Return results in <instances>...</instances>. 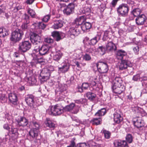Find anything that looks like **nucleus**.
<instances>
[{
    "instance_id": "nucleus-1",
    "label": "nucleus",
    "mask_w": 147,
    "mask_h": 147,
    "mask_svg": "<svg viewBox=\"0 0 147 147\" xmlns=\"http://www.w3.org/2000/svg\"><path fill=\"white\" fill-rule=\"evenodd\" d=\"M23 34L24 33L22 30L16 29L11 33L10 40L14 43L16 42L21 39Z\"/></svg>"
},
{
    "instance_id": "nucleus-2",
    "label": "nucleus",
    "mask_w": 147,
    "mask_h": 147,
    "mask_svg": "<svg viewBox=\"0 0 147 147\" xmlns=\"http://www.w3.org/2000/svg\"><path fill=\"white\" fill-rule=\"evenodd\" d=\"M51 71L48 68L43 69L39 77V79L42 83H44L49 79Z\"/></svg>"
},
{
    "instance_id": "nucleus-3",
    "label": "nucleus",
    "mask_w": 147,
    "mask_h": 147,
    "mask_svg": "<svg viewBox=\"0 0 147 147\" xmlns=\"http://www.w3.org/2000/svg\"><path fill=\"white\" fill-rule=\"evenodd\" d=\"M50 111L49 114L55 116L60 115L64 111V108L61 105L58 104L55 105Z\"/></svg>"
},
{
    "instance_id": "nucleus-4",
    "label": "nucleus",
    "mask_w": 147,
    "mask_h": 147,
    "mask_svg": "<svg viewBox=\"0 0 147 147\" xmlns=\"http://www.w3.org/2000/svg\"><path fill=\"white\" fill-rule=\"evenodd\" d=\"M34 99V96L31 94H27L25 98V100L27 105L33 110H36V106L35 104Z\"/></svg>"
},
{
    "instance_id": "nucleus-5",
    "label": "nucleus",
    "mask_w": 147,
    "mask_h": 147,
    "mask_svg": "<svg viewBox=\"0 0 147 147\" xmlns=\"http://www.w3.org/2000/svg\"><path fill=\"white\" fill-rule=\"evenodd\" d=\"M81 31L80 26H76L73 24V26L70 28L68 32L71 37L75 38V36H78L80 33Z\"/></svg>"
},
{
    "instance_id": "nucleus-6",
    "label": "nucleus",
    "mask_w": 147,
    "mask_h": 147,
    "mask_svg": "<svg viewBox=\"0 0 147 147\" xmlns=\"http://www.w3.org/2000/svg\"><path fill=\"white\" fill-rule=\"evenodd\" d=\"M80 107L79 106H76L75 103H71L65 107L64 110L65 112H71L72 113L76 114L79 111Z\"/></svg>"
},
{
    "instance_id": "nucleus-7",
    "label": "nucleus",
    "mask_w": 147,
    "mask_h": 147,
    "mask_svg": "<svg viewBox=\"0 0 147 147\" xmlns=\"http://www.w3.org/2000/svg\"><path fill=\"white\" fill-rule=\"evenodd\" d=\"M129 10L128 6L124 4L119 5L117 9V11L119 14L124 17L127 15Z\"/></svg>"
},
{
    "instance_id": "nucleus-8",
    "label": "nucleus",
    "mask_w": 147,
    "mask_h": 147,
    "mask_svg": "<svg viewBox=\"0 0 147 147\" xmlns=\"http://www.w3.org/2000/svg\"><path fill=\"white\" fill-rule=\"evenodd\" d=\"M38 45L34 47V51L35 52H39V54L42 55H45L49 53V48L48 46L42 45L41 47Z\"/></svg>"
},
{
    "instance_id": "nucleus-9",
    "label": "nucleus",
    "mask_w": 147,
    "mask_h": 147,
    "mask_svg": "<svg viewBox=\"0 0 147 147\" xmlns=\"http://www.w3.org/2000/svg\"><path fill=\"white\" fill-rule=\"evenodd\" d=\"M31 47V43L28 41H25L20 43L19 50L21 52L25 53L29 50Z\"/></svg>"
},
{
    "instance_id": "nucleus-10",
    "label": "nucleus",
    "mask_w": 147,
    "mask_h": 147,
    "mask_svg": "<svg viewBox=\"0 0 147 147\" xmlns=\"http://www.w3.org/2000/svg\"><path fill=\"white\" fill-rule=\"evenodd\" d=\"M96 66L98 71L100 73H106L109 69L107 64L102 62H98L96 64Z\"/></svg>"
},
{
    "instance_id": "nucleus-11",
    "label": "nucleus",
    "mask_w": 147,
    "mask_h": 147,
    "mask_svg": "<svg viewBox=\"0 0 147 147\" xmlns=\"http://www.w3.org/2000/svg\"><path fill=\"white\" fill-rule=\"evenodd\" d=\"M118 78H116L115 80L112 82V89L114 92L117 94H120L123 91L120 87L118 86Z\"/></svg>"
},
{
    "instance_id": "nucleus-12",
    "label": "nucleus",
    "mask_w": 147,
    "mask_h": 147,
    "mask_svg": "<svg viewBox=\"0 0 147 147\" xmlns=\"http://www.w3.org/2000/svg\"><path fill=\"white\" fill-rule=\"evenodd\" d=\"M118 65L119 69L121 70L126 69L128 66L131 68V69H133V68L131 67L132 66V64L129 61L122 60L120 63H119Z\"/></svg>"
},
{
    "instance_id": "nucleus-13",
    "label": "nucleus",
    "mask_w": 147,
    "mask_h": 147,
    "mask_svg": "<svg viewBox=\"0 0 147 147\" xmlns=\"http://www.w3.org/2000/svg\"><path fill=\"white\" fill-rule=\"evenodd\" d=\"M30 40L31 42L34 45H38L42 42L40 37L34 33L31 36Z\"/></svg>"
},
{
    "instance_id": "nucleus-14",
    "label": "nucleus",
    "mask_w": 147,
    "mask_h": 147,
    "mask_svg": "<svg viewBox=\"0 0 147 147\" xmlns=\"http://www.w3.org/2000/svg\"><path fill=\"white\" fill-rule=\"evenodd\" d=\"M75 6L73 3L69 4L63 10L64 13L67 15H69L72 13L74 9Z\"/></svg>"
},
{
    "instance_id": "nucleus-15",
    "label": "nucleus",
    "mask_w": 147,
    "mask_h": 147,
    "mask_svg": "<svg viewBox=\"0 0 147 147\" xmlns=\"http://www.w3.org/2000/svg\"><path fill=\"white\" fill-rule=\"evenodd\" d=\"M19 126L24 127L27 125L28 124V120L25 117L20 116V118L16 119Z\"/></svg>"
},
{
    "instance_id": "nucleus-16",
    "label": "nucleus",
    "mask_w": 147,
    "mask_h": 147,
    "mask_svg": "<svg viewBox=\"0 0 147 147\" xmlns=\"http://www.w3.org/2000/svg\"><path fill=\"white\" fill-rule=\"evenodd\" d=\"M8 97L10 102L14 105H17L18 99L16 94L12 93H10L8 94Z\"/></svg>"
},
{
    "instance_id": "nucleus-17",
    "label": "nucleus",
    "mask_w": 147,
    "mask_h": 147,
    "mask_svg": "<svg viewBox=\"0 0 147 147\" xmlns=\"http://www.w3.org/2000/svg\"><path fill=\"white\" fill-rule=\"evenodd\" d=\"M123 118L121 113L119 111H117L114 114V120L117 123H119L123 120Z\"/></svg>"
},
{
    "instance_id": "nucleus-18",
    "label": "nucleus",
    "mask_w": 147,
    "mask_h": 147,
    "mask_svg": "<svg viewBox=\"0 0 147 147\" xmlns=\"http://www.w3.org/2000/svg\"><path fill=\"white\" fill-rule=\"evenodd\" d=\"M146 20V17L144 14L138 16L136 19V24L138 25H142L144 24Z\"/></svg>"
},
{
    "instance_id": "nucleus-19",
    "label": "nucleus",
    "mask_w": 147,
    "mask_h": 147,
    "mask_svg": "<svg viewBox=\"0 0 147 147\" xmlns=\"http://www.w3.org/2000/svg\"><path fill=\"white\" fill-rule=\"evenodd\" d=\"M39 130L35 129L33 128L30 129L29 131V134L30 136L31 139H36L38 136V135Z\"/></svg>"
},
{
    "instance_id": "nucleus-20",
    "label": "nucleus",
    "mask_w": 147,
    "mask_h": 147,
    "mask_svg": "<svg viewBox=\"0 0 147 147\" xmlns=\"http://www.w3.org/2000/svg\"><path fill=\"white\" fill-rule=\"evenodd\" d=\"M86 19V17L85 16H83L78 18H76L75 20L74 25V26H81L85 21Z\"/></svg>"
},
{
    "instance_id": "nucleus-21",
    "label": "nucleus",
    "mask_w": 147,
    "mask_h": 147,
    "mask_svg": "<svg viewBox=\"0 0 147 147\" xmlns=\"http://www.w3.org/2000/svg\"><path fill=\"white\" fill-rule=\"evenodd\" d=\"M53 22L52 28L55 29L61 28L63 26V22L61 20H55Z\"/></svg>"
},
{
    "instance_id": "nucleus-22",
    "label": "nucleus",
    "mask_w": 147,
    "mask_h": 147,
    "mask_svg": "<svg viewBox=\"0 0 147 147\" xmlns=\"http://www.w3.org/2000/svg\"><path fill=\"white\" fill-rule=\"evenodd\" d=\"M126 55L127 53L125 51L120 50L118 51L116 57L118 59L122 60L125 57H126Z\"/></svg>"
},
{
    "instance_id": "nucleus-23",
    "label": "nucleus",
    "mask_w": 147,
    "mask_h": 147,
    "mask_svg": "<svg viewBox=\"0 0 147 147\" xmlns=\"http://www.w3.org/2000/svg\"><path fill=\"white\" fill-rule=\"evenodd\" d=\"M126 55L127 53L125 51L120 50L118 51L116 57L118 59L122 60L125 57H126Z\"/></svg>"
},
{
    "instance_id": "nucleus-24",
    "label": "nucleus",
    "mask_w": 147,
    "mask_h": 147,
    "mask_svg": "<svg viewBox=\"0 0 147 147\" xmlns=\"http://www.w3.org/2000/svg\"><path fill=\"white\" fill-rule=\"evenodd\" d=\"M136 121L134 123V125L138 128L141 127L144 125V121L140 117H137Z\"/></svg>"
},
{
    "instance_id": "nucleus-25",
    "label": "nucleus",
    "mask_w": 147,
    "mask_h": 147,
    "mask_svg": "<svg viewBox=\"0 0 147 147\" xmlns=\"http://www.w3.org/2000/svg\"><path fill=\"white\" fill-rule=\"evenodd\" d=\"M9 34L8 30L3 27L0 28V38H4Z\"/></svg>"
},
{
    "instance_id": "nucleus-26",
    "label": "nucleus",
    "mask_w": 147,
    "mask_h": 147,
    "mask_svg": "<svg viewBox=\"0 0 147 147\" xmlns=\"http://www.w3.org/2000/svg\"><path fill=\"white\" fill-rule=\"evenodd\" d=\"M26 81L30 85L35 84L36 82V80L34 76H32L29 77H26L25 78Z\"/></svg>"
},
{
    "instance_id": "nucleus-27",
    "label": "nucleus",
    "mask_w": 147,
    "mask_h": 147,
    "mask_svg": "<svg viewBox=\"0 0 147 147\" xmlns=\"http://www.w3.org/2000/svg\"><path fill=\"white\" fill-rule=\"evenodd\" d=\"M45 124L46 127H48L53 129L55 128V124L49 118H46Z\"/></svg>"
},
{
    "instance_id": "nucleus-28",
    "label": "nucleus",
    "mask_w": 147,
    "mask_h": 147,
    "mask_svg": "<svg viewBox=\"0 0 147 147\" xmlns=\"http://www.w3.org/2000/svg\"><path fill=\"white\" fill-rule=\"evenodd\" d=\"M63 55V53L61 51H56L53 56V59L54 60L58 62L61 58Z\"/></svg>"
},
{
    "instance_id": "nucleus-29",
    "label": "nucleus",
    "mask_w": 147,
    "mask_h": 147,
    "mask_svg": "<svg viewBox=\"0 0 147 147\" xmlns=\"http://www.w3.org/2000/svg\"><path fill=\"white\" fill-rule=\"evenodd\" d=\"M81 30L84 32L87 30L90 29L92 27V24L89 22H86L80 26Z\"/></svg>"
},
{
    "instance_id": "nucleus-30",
    "label": "nucleus",
    "mask_w": 147,
    "mask_h": 147,
    "mask_svg": "<svg viewBox=\"0 0 147 147\" xmlns=\"http://www.w3.org/2000/svg\"><path fill=\"white\" fill-rule=\"evenodd\" d=\"M102 119L100 117L93 118L90 121V123L93 125H97L102 123Z\"/></svg>"
},
{
    "instance_id": "nucleus-31",
    "label": "nucleus",
    "mask_w": 147,
    "mask_h": 147,
    "mask_svg": "<svg viewBox=\"0 0 147 147\" xmlns=\"http://www.w3.org/2000/svg\"><path fill=\"white\" fill-rule=\"evenodd\" d=\"M52 36L55 38L57 41H59L62 38H61L60 33L58 31H54L52 33Z\"/></svg>"
},
{
    "instance_id": "nucleus-32",
    "label": "nucleus",
    "mask_w": 147,
    "mask_h": 147,
    "mask_svg": "<svg viewBox=\"0 0 147 147\" xmlns=\"http://www.w3.org/2000/svg\"><path fill=\"white\" fill-rule=\"evenodd\" d=\"M69 64L65 63L61 67L59 68V70L63 73H65L69 70Z\"/></svg>"
},
{
    "instance_id": "nucleus-33",
    "label": "nucleus",
    "mask_w": 147,
    "mask_h": 147,
    "mask_svg": "<svg viewBox=\"0 0 147 147\" xmlns=\"http://www.w3.org/2000/svg\"><path fill=\"white\" fill-rule=\"evenodd\" d=\"M97 80V76H94L90 77L89 80V81L90 82L91 85L93 86H96Z\"/></svg>"
},
{
    "instance_id": "nucleus-34",
    "label": "nucleus",
    "mask_w": 147,
    "mask_h": 147,
    "mask_svg": "<svg viewBox=\"0 0 147 147\" xmlns=\"http://www.w3.org/2000/svg\"><path fill=\"white\" fill-rule=\"evenodd\" d=\"M11 132L12 133L13 135L12 137L13 136L14 138H13V140H15L18 137L19 134L18 133V129L16 128H14V127H11Z\"/></svg>"
},
{
    "instance_id": "nucleus-35",
    "label": "nucleus",
    "mask_w": 147,
    "mask_h": 147,
    "mask_svg": "<svg viewBox=\"0 0 147 147\" xmlns=\"http://www.w3.org/2000/svg\"><path fill=\"white\" fill-rule=\"evenodd\" d=\"M86 96L89 100H93L95 98L96 95L95 93L89 92L86 93Z\"/></svg>"
},
{
    "instance_id": "nucleus-36",
    "label": "nucleus",
    "mask_w": 147,
    "mask_h": 147,
    "mask_svg": "<svg viewBox=\"0 0 147 147\" xmlns=\"http://www.w3.org/2000/svg\"><path fill=\"white\" fill-rule=\"evenodd\" d=\"M106 110L105 108H102L98 111L95 114L96 116H100L104 115L106 113Z\"/></svg>"
},
{
    "instance_id": "nucleus-37",
    "label": "nucleus",
    "mask_w": 147,
    "mask_h": 147,
    "mask_svg": "<svg viewBox=\"0 0 147 147\" xmlns=\"http://www.w3.org/2000/svg\"><path fill=\"white\" fill-rule=\"evenodd\" d=\"M97 36H96L93 38L91 39L88 41V45H94L96 44L99 40H97Z\"/></svg>"
},
{
    "instance_id": "nucleus-38",
    "label": "nucleus",
    "mask_w": 147,
    "mask_h": 147,
    "mask_svg": "<svg viewBox=\"0 0 147 147\" xmlns=\"http://www.w3.org/2000/svg\"><path fill=\"white\" fill-rule=\"evenodd\" d=\"M141 11L140 9L139 8H136L133 10V13L134 16H138L140 13Z\"/></svg>"
},
{
    "instance_id": "nucleus-39",
    "label": "nucleus",
    "mask_w": 147,
    "mask_h": 147,
    "mask_svg": "<svg viewBox=\"0 0 147 147\" xmlns=\"http://www.w3.org/2000/svg\"><path fill=\"white\" fill-rule=\"evenodd\" d=\"M105 49L102 46H99L97 48L98 52H100V54L102 55L105 53Z\"/></svg>"
},
{
    "instance_id": "nucleus-40",
    "label": "nucleus",
    "mask_w": 147,
    "mask_h": 147,
    "mask_svg": "<svg viewBox=\"0 0 147 147\" xmlns=\"http://www.w3.org/2000/svg\"><path fill=\"white\" fill-rule=\"evenodd\" d=\"M102 133L104 134L105 137L107 139H109L110 138V133L109 131L106 130H103Z\"/></svg>"
},
{
    "instance_id": "nucleus-41",
    "label": "nucleus",
    "mask_w": 147,
    "mask_h": 147,
    "mask_svg": "<svg viewBox=\"0 0 147 147\" xmlns=\"http://www.w3.org/2000/svg\"><path fill=\"white\" fill-rule=\"evenodd\" d=\"M32 124L33 128H34L35 129L39 130L40 127V125L39 123L36 121H33L32 122Z\"/></svg>"
},
{
    "instance_id": "nucleus-42",
    "label": "nucleus",
    "mask_w": 147,
    "mask_h": 147,
    "mask_svg": "<svg viewBox=\"0 0 147 147\" xmlns=\"http://www.w3.org/2000/svg\"><path fill=\"white\" fill-rule=\"evenodd\" d=\"M83 13L88 15L91 12L90 9L88 7L86 6L83 8Z\"/></svg>"
},
{
    "instance_id": "nucleus-43",
    "label": "nucleus",
    "mask_w": 147,
    "mask_h": 147,
    "mask_svg": "<svg viewBox=\"0 0 147 147\" xmlns=\"http://www.w3.org/2000/svg\"><path fill=\"white\" fill-rule=\"evenodd\" d=\"M109 32L108 31H105L104 32V34L102 38L103 41L107 40L109 38L108 35Z\"/></svg>"
},
{
    "instance_id": "nucleus-44",
    "label": "nucleus",
    "mask_w": 147,
    "mask_h": 147,
    "mask_svg": "<svg viewBox=\"0 0 147 147\" xmlns=\"http://www.w3.org/2000/svg\"><path fill=\"white\" fill-rule=\"evenodd\" d=\"M126 140L129 143H131L133 140V138L131 134H128L126 136Z\"/></svg>"
},
{
    "instance_id": "nucleus-45",
    "label": "nucleus",
    "mask_w": 147,
    "mask_h": 147,
    "mask_svg": "<svg viewBox=\"0 0 147 147\" xmlns=\"http://www.w3.org/2000/svg\"><path fill=\"white\" fill-rule=\"evenodd\" d=\"M76 138H75L72 139L70 141V145L67 146V147H76L75 140Z\"/></svg>"
},
{
    "instance_id": "nucleus-46",
    "label": "nucleus",
    "mask_w": 147,
    "mask_h": 147,
    "mask_svg": "<svg viewBox=\"0 0 147 147\" xmlns=\"http://www.w3.org/2000/svg\"><path fill=\"white\" fill-rule=\"evenodd\" d=\"M28 12L32 17L34 18V17L36 13L33 9L29 8L28 11Z\"/></svg>"
},
{
    "instance_id": "nucleus-47",
    "label": "nucleus",
    "mask_w": 147,
    "mask_h": 147,
    "mask_svg": "<svg viewBox=\"0 0 147 147\" xmlns=\"http://www.w3.org/2000/svg\"><path fill=\"white\" fill-rule=\"evenodd\" d=\"M84 59L86 61H89L91 59L90 56L88 54H85L83 56Z\"/></svg>"
},
{
    "instance_id": "nucleus-48",
    "label": "nucleus",
    "mask_w": 147,
    "mask_h": 147,
    "mask_svg": "<svg viewBox=\"0 0 147 147\" xmlns=\"http://www.w3.org/2000/svg\"><path fill=\"white\" fill-rule=\"evenodd\" d=\"M133 80L135 81H138V80H141V76L139 74H137L134 76Z\"/></svg>"
},
{
    "instance_id": "nucleus-49",
    "label": "nucleus",
    "mask_w": 147,
    "mask_h": 147,
    "mask_svg": "<svg viewBox=\"0 0 147 147\" xmlns=\"http://www.w3.org/2000/svg\"><path fill=\"white\" fill-rule=\"evenodd\" d=\"M121 141L120 140H117L115 141L113 143L114 146L115 147L121 146Z\"/></svg>"
},
{
    "instance_id": "nucleus-50",
    "label": "nucleus",
    "mask_w": 147,
    "mask_h": 147,
    "mask_svg": "<svg viewBox=\"0 0 147 147\" xmlns=\"http://www.w3.org/2000/svg\"><path fill=\"white\" fill-rule=\"evenodd\" d=\"M38 26L40 28L44 29L46 27V25L43 22H41L38 23Z\"/></svg>"
},
{
    "instance_id": "nucleus-51",
    "label": "nucleus",
    "mask_w": 147,
    "mask_h": 147,
    "mask_svg": "<svg viewBox=\"0 0 147 147\" xmlns=\"http://www.w3.org/2000/svg\"><path fill=\"white\" fill-rule=\"evenodd\" d=\"M82 86L83 87L84 89L87 90L90 87V85L89 83H83Z\"/></svg>"
},
{
    "instance_id": "nucleus-52",
    "label": "nucleus",
    "mask_w": 147,
    "mask_h": 147,
    "mask_svg": "<svg viewBox=\"0 0 147 147\" xmlns=\"http://www.w3.org/2000/svg\"><path fill=\"white\" fill-rule=\"evenodd\" d=\"M44 41L45 42L48 43H53V40L52 39L49 37L45 38L44 39Z\"/></svg>"
},
{
    "instance_id": "nucleus-53",
    "label": "nucleus",
    "mask_w": 147,
    "mask_h": 147,
    "mask_svg": "<svg viewBox=\"0 0 147 147\" xmlns=\"http://www.w3.org/2000/svg\"><path fill=\"white\" fill-rule=\"evenodd\" d=\"M24 19L23 20L24 21H25V22H26L27 23H29V17L28 15L26 14L25 13L24 14Z\"/></svg>"
},
{
    "instance_id": "nucleus-54",
    "label": "nucleus",
    "mask_w": 147,
    "mask_h": 147,
    "mask_svg": "<svg viewBox=\"0 0 147 147\" xmlns=\"http://www.w3.org/2000/svg\"><path fill=\"white\" fill-rule=\"evenodd\" d=\"M29 23H27L26 22H25V21H24V23L22 25L21 28L22 30H25L27 29L28 24Z\"/></svg>"
},
{
    "instance_id": "nucleus-55",
    "label": "nucleus",
    "mask_w": 147,
    "mask_h": 147,
    "mask_svg": "<svg viewBox=\"0 0 147 147\" xmlns=\"http://www.w3.org/2000/svg\"><path fill=\"white\" fill-rule=\"evenodd\" d=\"M50 18V15H47L44 16L42 19L43 21L45 22H47L49 20Z\"/></svg>"
},
{
    "instance_id": "nucleus-56",
    "label": "nucleus",
    "mask_w": 147,
    "mask_h": 147,
    "mask_svg": "<svg viewBox=\"0 0 147 147\" xmlns=\"http://www.w3.org/2000/svg\"><path fill=\"white\" fill-rule=\"evenodd\" d=\"M38 63V61L37 59H33L31 62V64L32 66L36 65Z\"/></svg>"
},
{
    "instance_id": "nucleus-57",
    "label": "nucleus",
    "mask_w": 147,
    "mask_h": 147,
    "mask_svg": "<svg viewBox=\"0 0 147 147\" xmlns=\"http://www.w3.org/2000/svg\"><path fill=\"white\" fill-rule=\"evenodd\" d=\"M0 99L2 101H3V102H4L6 101L7 100V97L4 94L1 95L0 96Z\"/></svg>"
},
{
    "instance_id": "nucleus-58",
    "label": "nucleus",
    "mask_w": 147,
    "mask_h": 147,
    "mask_svg": "<svg viewBox=\"0 0 147 147\" xmlns=\"http://www.w3.org/2000/svg\"><path fill=\"white\" fill-rule=\"evenodd\" d=\"M105 49L107 51L109 52L110 51V42L108 41L106 45Z\"/></svg>"
},
{
    "instance_id": "nucleus-59",
    "label": "nucleus",
    "mask_w": 147,
    "mask_h": 147,
    "mask_svg": "<svg viewBox=\"0 0 147 147\" xmlns=\"http://www.w3.org/2000/svg\"><path fill=\"white\" fill-rule=\"evenodd\" d=\"M121 147H129L126 142L124 141H121Z\"/></svg>"
},
{
    "instance_id": "nucleus-60",
    "label": "nucleus",
    "mask_w": 147,
    "mask_h": 147,
    "mask_svg": "<svg viewBox=\"0 0 147 147\" xmlns=\"http://www.w3.org/2000/svg\"><path fill=\"white\" fill-rule=\"evenodd\" d=\"M80 147H89V145L87 144H86V143H81L80 144Z\"/></svg>"
},
{
    "instance_id": "nucleus-61",
    "label": "nucleus",
    "mask_w": 147,
    "mask_h": 147,
    "mask_svg": "<svg viewBox=\"0 0 147 147\" xmlns=\"http://www.w3.org/2000/svg\"><path fill=\"white\" fill-rule=\"evenodd\" d=\"M117 48L113 42H111V50H115Z\"/></svg>"
},
{
    "instance_id": "nucleus-62",
    "label": "nucleus",
    "mask_w": 147,
    "mask_h": 147,
    "mask_svg": "<svg viewBox=\"0 0 147 147\" xmlns=\"http://www.w3.org/2000/svg\"><path fill=\"white\" fill-rule=\"evenodd\" d=\"M89 38L88 37H85L83 41V42L84 44L86 45L88 44V43H87V42L88 43V41L89 40Z\"/></svg>"
},
{
    "instance_id": "nucleus-63",
    "label": "nucleus",
    "mask_w": 147,
    "mask_h": 147,
    "mask_svg": "<svg viewBox=\"0 0 147 147\" xmlns=\"http://www.w3.org/2000/svg\"><path fill=\"white\" fill-rule=\"evenodd\" d=\"M3 127L4 129L7 130H9L10 129V128L9 127V125L7 123L4 124Z\"/></svg>"
},
{
    "instance_id": "nucleus-64",
    "label": "nucleus",
    "mask_w": 147,
    "mask_h": 147,
    "mask_svg": "<svg viewBox=\"0 0 147 147\" xmlns=\"http://www.w3.org/2000/svg\"><path fill=\"white\" fill-rule=\"evenodd\" d=\"M133 49L135 53L136 54H137V53L139 51V47L138 46H136Z\"/></svg>"
}]
</instances>
